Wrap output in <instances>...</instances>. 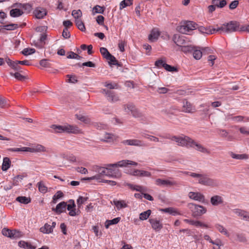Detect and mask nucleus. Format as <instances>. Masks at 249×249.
Returning <instances> with one entry per match:
<instances>
[{
	"instance_id": "nucleus-1",
	"label": "nucleus",
	"mask_w": 249,
	"mask_h": 249,
	"mask_svg": "<svg viewBox=\"0 0 249 249\" xmlns=\"http://www.w3.org/2000/svg\"><path fill=\"white\" fill-rule=\"evenodd\" d=\"M128 165L137 166L138 163L132 160H120L115 163L107 164L108 172H109V176L120 178L121 176V172L116 168L118 167H126Z\"/></svg>"
},
{
	"instance_id": "nucleus-2",
	"label": "nucleus",
	"mask_w": 249,
	"mask_h": 249,
	"mask_svg": "<svg viewBox=\"0 0 249 249\" xmlns=\"http://www.w3.org/2000/svg\"><path fill=\"white\" fill-rule=\"evenodd\" d=\"M51 128H52L54 132L56 133H71L73 134H78L80 132V130L78 127L71 125L70 124H66L64 125H52Z\"/></svg>"
},
{
	"instance_id": "nucleus-3",
	"label": "nucleus",
	"mask_w": 249,
	"mask_h": 249,
	"mask_svg": "<svg viewBox=\"0 0 249 249\" xmlns=\"http://www.w3.org/2000/svg\"><path fill=\"white\" fill-rule=\"evenodd\" d=\"M239 29V23L235 21H231L229 23L223 24L220 27L216 29V32L231 33L238 31Z\"/></svg>"
},
{
	"instance_id": "nucleus-4",
	"label": "nucleus",
	"mask_w": 249,
	"mask_h": 249,
	"mask_svg": "<svg viewBox=\"0 0 249 249\" xmlns=\"http://www.w3.org/2000/svg\"><path fill=\"white\" fill-rule=\"evenodd\" d=\"M188 208L192 213L194 217L200 216L207 212V209L203 206L190 203L187 205Z\"/></svg>"
},
{
	"instance_id": "nucleus-5",
	"label": "nucleus",
	"mask_w": 249,
	"mask_h": 249,
	"mask_svg": "<svg viewBox=\"0 0 249 249\" xmlns=\"http://www.w3.org/2000/svg\"><path fill=\"white\" fill-rule=\"evenodd\" d=\"M197 24L193 21H188L178 27V31L183 34H187L190 31L196 29Z\"/></svg>"
},
{
	"instance_id": "nucleus-6",
	"label": "nucleus",
	"mask_w": 249,
	"mask_h": 249,
	"mask_svg": "<svg viewBox=\"0 0 249 249\" xmlns=\"http://www.w3.org/2000/svg\"><path fill=\"white\" fill-rule=\"evenodd\" d=\"M173 141H175L178 145L181 146H189L191 138L188 136H173L169 138Z\"/></svg>"
},
{
	"instance_id": "nucleus-7",
	"label": "nucleus",
	"mask_w": 249,
	"mask_h": 249,
	"mask_svg": "<svg viewBox=\"0 0 249 249\" xmlns=\"http://www.w3.org/2000/svg\"><path fill=\"white\" fill-rule=\"evenodd\" d=\"M101 92L104 94L107 100L111 103H115L119 101V97L114 91L103 89Z\"/></svg>"
},
{
	"instance_id": "nucleus-8",
	"label": "nucleus",
	"mask_w": 249,
	"mask_h": 249,
	"mask_svg": "<svg viewBox=\"0 0 249 249\" xmlns=\"http://www.w3.org/2000/svg\"><path fill=\"white\" fill-rule=\"evenodd\" d=\"M184 174L188 175L192 177L197 178L199 184L206 186L209 176L206 174H200L196 173L184 172Z\"/></svg>"
},
{
	"instance_id": "nucleus-9",
	"label": "nucleus",
	"mask_w": 249,
	"mask_h": 249,
	"mask_svg": "<svg viewBox=\"0 0 249 249\" xmlns=\"http://www.w3.org/2000/svg\"><path fill=\"white\" fill-rule=\"evenodd\" d=\"M1 232L4 236L12 239L18 238L22 236V233L20 231L11 230L6 228L3 229Z\"/></svg>"
},
{
	"instance_id": "nucleus-10",
	"label": "nucleus",
	"mask_w": 249,
	"mask_h": 249,
	"mask_svg": "<svg viewBox=\"0 0 249 249\" xmlns=\"http://www.w3.org/2000/svg\"><path fill=\"white\" fill-rule=\"evenodd\" d=\"M94 169L96 170V171L98 173V174H97L95 176H94L92 177L88 178H87V179H88V180L95 179H99V178L101 176H109V172H108L109 170L108 168L107 165V167H106V168L96 166Z\"/></svg>"
},
{
	"instance_id": "nucleus-11",
	"label": "nucleus",
	"mask_w": 249,
	"mask_h": 249,
	"mask_svg": "<svg viewBox=\"0 0 249 249\" xmlns=\"http://www.w3.org/2000/svg\"><path fill=\"white\" fill-rule=\"evenodd\" d=\"M191 147L195 148L196 150L200 151L204 154H209L210 151L206 148L204 147L201 144L195 142L191 139L189 146Z\"/></svg>"
},
{
	"instance_id": "nucleus-12",
	"label": "nucleus",
	"mask_w": 249,
	"mask_h": 249,
	"mask_svg": "<svg viewBox=\"0 0 249 249\" xmlns=\"http://www.w3.org/2000/svg\"><path fill=\"white\" fill-rule=\"evenodd\" d=\"M155 182L156 185L160 186L170 187L178 185V183L176 181L163 179L161 178L157 179Z\"/></svg>"
},
{
	"instance_id": "nucleus-13",
	"label": "nucleus",
	"mask_w": 249,
	"mask_h": 249,
	"mask_svg": "<svg viewBox=\"0 0 249 249\" xmlns=\"http://www.w3.org/2000/svg\"><path fill=\"white\" fill-rule=\"evenodd\" d=\"M149 222L151 225L152 229L156 231H159L163 228L161 221L157 218H150Z\"/></svg>"
},
{
	"instance_id": "nucleus-14",
	"label": "nucleus",
	"mask_w": 249,
	"mask_h": 249,
	"mask_svg": "<svg viewBox=\"0 0 249 249\" xmlns=\"http://www.w3.org/2000/svg\"><path fill=\"white\" fill-rule=\"evenodd\" d=\"M173 40L177 45L179 46H181L182 45H185L188 41L186 39V37L184 36L179 35L178 34H176L174 36Z\"/></svg>"
},
{
	"instance_id": "nucleus-15",
	"label": "nucleus",
	"mask_w": 249,
	"mask_h": 249,
	"mask_svg": "<svg viewBox=\"0 0 249 249\" xmlns=\"http://www.w3.org/2000/svg\"><path fill=\"white\" fill-rule=\"evenodd\" d=\"M123 143L128 145H133L136 146H144L145 143L141 140L138 139H131L124 141Z\"/></svg>"
},
{
	"instance_id": "nucleus-16",
	"label": "nucleus",
	"mask_w": 249,
	"mask_h": 249,
	"mask_svg": "<svg viewBox=\"0 0 249 249\" xmlns=\"http://www.w3.org/2000/svg\"><path fill=\"white\" fill-rule=\"evenodd\" d=\"M188 196L190 198L199 202H204L205 201L204 196L199 192H191L189 193Z\"/></svg>"
},
{
	"instance_id": "nucleus-17",
	"label": "nucleus",
	"mask_w": 249,
	"mask_h": 249,
	"mask_svg": "<svg viewBox=\"0 0 249 249\" xmlns=\"http://www.w3.org/2000/svg\"><path fill=\"white\" fill-rule=\"evenodd\" d=\"M233 212L234 213L241 216L243 220L249 221V214L247 212L239 209H234Z\"/></svg>"
},
{
	"instance_id": "nucleus-18",
	"label": "nucleus",
	"mask_w": 249,
	"mask_h": 249,
	"mask_svg": "<svg viewBox=\"0 0 249 249\" xmlns=\"http://www.w3.org/2000/svg\"><path fill=\"white\" fill-rule=\"evenodd\" d=\"M196 28H198V31L203 34H206L208 35L209 34H213L215 32H216V29L215 28H212L211 26L208 27H205L203 26H197Z\"/></svg>"
},
{
	"instance_id": "nucleus-19",
	"label": "nucleus",
	"mask_w": 249,
	"mask_h": 249,
	"mask_svg": "<svg viewBox=\"0 0 249 249\" xmlns=\"http://www.w3.org/2000/svg\"><path fill=\"white\" fill-rule=\"evenodd\" d=\"M113 204L116 207L118 210L128 207L127 203L124 200L114 199L113 201Z\"/></svg>"
},
{
	"instance_id": "nucleus-20",
	"label": "nucleus",
	"mask_w": 249,
	"mask_h": 249,
	"mask_svg": "<svg viewBox=\"0 0 249 249\" xmlns=\"http://www.w3.org/2000/svg\"><path fill=\"white\" fill-rule=\"evenodd\" d=\"M124 185L125 186H127L129 189L133 191H138L141 193H143L146 191L145 188L140 185H133L132 184L126 182L124 183Z\"/></svg>"
},
{
	"instance_id": "nucleus-21",
	"label": "nucleus",
	"mask_w": 249,
	"mask_h": 249,
	"mask_svg": "<svg viewBox=\"0 0 249 249\" xmlns=\"http://www.w3.org/2000/svg\"><path fill=\"white\" fill-rule=\"evenodd\" d=\"M210 202L213 206H218L223 203V199L220 196L215 195L211 198Z\"/></svg>"
},
{
	"instance_id": "nucleus-22",
	"label": "nucleus",
	"mask_w": 249,
	"mask_h": 249,
	"mask_svg": "<svg viewBox=\"0 0 249 249\" xmlns=\"http://www.w3.org/2000/svg\"><path fill=\"white\" fill-rule=\"evenodd\" d=\"M66 206V202L63 201L58 204L55 209L53 208V211H55L57 214H60L65 211Z\"/></svg>"
},
{
	"instance_id": "nucleus-23",
	"label": "nucleus",
	"mask_w": 249,
	"mask_h": 249,
	"mask_svg": "<svg viewBox=\"0 0 249 249\" xmlns=\"http://www.w3.org/2000/svg\"><path fill=\"white\" fill-rule=\"evenodd\" d=\"M34 14L37 18H42L47 14L46 10L44 8H36L34 11Z\"/></svg>"
},
{
	"instance_id": "nucleus-24",
	"label": "nucleus",
	"mask_w": 249,
	"mask_h": 249,
	"mask_svg": "<svg viewBox=\"0 0 249 249\" xmlns=\"http://www.w3.org/2000/svg\"><path fill=\"white\" fill-rule=\"evenodd\" d=\"M195 109V107L190 102L188 101L183 102V111L186 113H192L194 112Z\"/></svg>"
},
{
	"instance_id": "nucleus-25",
	"label": "nucleus",
	"mask_w": 249,
	"mask_h": 249,
	"mask_svg": "<svg viewBox=\"0 0 249 249\" xmlns=\"http://www.w3.org/2000/svg\"><path fill=\"white\" fill-rule=\"evenodd\" d=\"M28 152H41L46 151V148L41 144H37L34 147H28Z\"/></svg>"
},
{
	"instance_id": "nucleus-26",
	"label": "nucleus",
	"mask_w": 249,
	"mask_h": 249,
	"mask_svg": "<svg viewBox=\"0 0 249 249\" xmlns=\"http://www.w3.org/2000/svg\"><path fill=\"white\" fill-rule=\"evenodd\" d=\"M195 49L193 50L192 53L194 58L196 60L200 59L203 53L200 49V47L198 46H195Z\"/></svg>"
},
{
	"instance_id": "nucleus-27",
	"label": "nucleus",
	"mask_w": 249,
	"mask_h": 249,
	"mask_svg": "<svg viewBox=\"0 0 249 249\" xmlns=\"http://www.w3.org/2000/svg\"><path fill=\"white\" fill-rule=\"evenodd\" d=\"M115 139V136L114 135L110 133H106L104 136L101 137L100 140L101 141L105 142H113Z\"/></svg>"
},
{
	"instance_id": "nucleus-28",
	"label": "nucleus",
	"mask_w": 249,
	"mask_h": 249,
	"mask_svg": "<svg viewBox=\"0 0 249 249\" xmlns=\"http://www.w3.org/2000/svg\"><path fill=\"white\" fill-rule=\"evenodd\" d=\"M160 36L159 32L156 29L152 30L150 34L149 35L148 39L151 42H154L156 41Z\"/></svg>"
},
{
	"instance_id": "nucleus-29",
	"label": "nucleus",
	"mask_w": 249,
	"mask_h": 249,
	"mask_svg": "<svg viewBox=\"0 0 249 249\" xmlns=\"http://www.w3.org/2000/svg\"><path fill=\"white\" fill-rule=\"evenodd\" d=\"M11 161L10 159L8 157H5L3 158V162L2 164L1 169L3 171H7L10 167Z\"/></svg>"
},
{
	"instance_id": "nucleus-30",
	"label": "nucleus",
	"mask_w": 249,
	"mask_h": 249,
	"mask_svg": "<svg viewBox=\"0 0 249 249\" xmlns=\"http://www.w3.org/2000/svg\"><path fill=\"white\" fill-rule=\"evenodd\" d=\"M19 247L25 249H35L36 247L33 246L30 243L26 242L24 241H20L18 243Z\"/></svg>"
},
{
	"instance_id": "nucleus-31",
	"label": "nucleus",
	"mask_w": 249,
	"mask_h": 249,
	"mask_svg": "<svg viewBox=\"0 0 249 249\" xmlns=\"http://www.w3.org/2000/svg\"><path fill=\"white\" fill-rule=\"evenodd\" d=\"M39 230L40 232L47 234L52 233L53 231L52 227L48 223H46L44 226L41 227Z\"/></svg>"
},
{
	"instance_id": "nucleus-32",
	"label": "nucleus",
	"mask_w": 249,
	"mask_h": 249,
	"mask_svg": "<svg viewBox=\"0 0 249 249\" xmlns=\"http://www.w3.org/2000/svg\"><path fill=\"white\" fill-rule=\"evenodd\" d=\"M67 206L68 210L70 211L69 213L70 215L74 216L77 214L75 212V209H73L75 207L74 201H72V204H69L68 205H67Z\"/></svg>"
},
{
	"instance_id": "nucleus-33",
	"label": "nucleus",
	"mask_w": 249,
	"mask_h": 249,
	"mask_svg": "<svg viewBox=\"0 0 249 249\" xmlns=\"http://www.w3.org/2000/svg\"><path fill=\"white\" fill-rule=\"evenodd\" d=\"M230 156L232 158L237 159V160H244V159H248L249 158V156L247 154H236L233 152H231L230 153Z\"/></svg>"
},
{
	"instance_id": "nucleus-34",
	"label": "nucleus",
	"mask_w": 249,
	"mask_h": 249,
	"mask_svg": "<svg viewBox=\"0 0 249 249\" xmlns=\"http://www.w3.org/2000/svg\"><path fill=\"white\" fill-rule=\"evenodd\" d=\"M219 184V182L218 180L209 177L206 186L215 187L218 186Z\"/></svg>"
},
{
	"instance_id": "nucleus-35",
	"label": "nucleus",
	"mask_w": 249,
	"mask_h": 249,
	"mask_svg": "<svg viewBox=\"0 0 249 249\" xmlns=\"http://www.w3.org/2000/svg\"><path fill=\"white\" fill-rule=\"evenodd\" d=\"M23 13V12L22 10L17 8L13 9L10 11V16L14 18L19 17L21 16Z\"/></svg>"
},
{
	"instance_id": "nucleus-36",
	"label": "nucleus",
	"mask_w": 249,
	"mask_h": 249,
	"mask_svg": "<svg viewBox=\"0 0 249 249\" xmlns=\"http://www.w3.org/2000/svg\"><path fill=\"white\" fill-rule=\"evenodd\" d=\"M120 219V217H116L112 220H107L105 222V227L107 229L111 225L117 224Z\"/></svg>"
},
{
	"instance_id": "nucleus-37",
	"label": "nucleus",
	"mask_w": 249,
	"mask_h": 249,
	"mask_svg": "<svg viewBox=\"0 0 249 249\" xmlns=\"http://www.w3.org/2000/svg\"><path fill=\"white\" fill-rule=\"evenodd\" d=\"M151 214V211L148 210L145 212H142L140 214L139 218L141 220H144L148 219Z\"/></svg>"
},
{
	"instance_id": "nucleus-38",
	"label": "nucleus",
	"mask_w": 249,
	"mask_h": 249,
	"mask_svg": "<svg viewBox=\"0 0 249 249\" xmlns=\"http://www.w3.org/2000/svg\"><path fill=\"white\" fill-rule=\"evenodd\" d=\"M75 23L77 28L80 30H81L82 32L85 31L86 28H85L84 23L80 18L75 19Z\"/></svg>"
},
{
	"instance_id": "nucleus-39",
	"label": "nucleus",
	"mask_w": 249,
	"mask_h": 249,
	"mask_svg": "<svg viewBox=\"0 0 249 249\" xmlns=\"http://www.w3.org/2000/svg\"><path fill=\"white\" fill-rule=\"evenodd\" d=\"M212 244L214 245L213 249H221V247L223 246L222 241L219 238H217L214 240Z\"/></svg>"
},
{
	"instance_id": "nucleus-40",
	"label": "nucleus",
	"mask_w": 249,
	"mask_h": 249,
	"mask_svg": "<svg viewBox=\"0 0 249 249\" xmlns=\"http://www.w3.org/2000/svg\"><path fill=\"white\" fill-rule=\"evenodd\" d=\"M16 200L21 203L24 204H28L31 202V199L30 197H27L26 196H18L16 198Z\"/></svg>"
},
{
	"instance_id": "nucleus-41",
	"label": "nucleus",
	"mask_w": 249,
	"mask_h": 249,
	"mask_svg": "<svg viewBox=\"0 0 249 249\" xmlns=\"http://www.w3.org/2000/svg\"><path fill=\"white\" fill-rule=\"evenodd\" d=\"M195 49V46L184 45L182 46L181 50L184 53H192L193 50Z\"/></svg>"
},
{
	"instance_id": "nucleus-42",
	"label": "nucleus",
	"mask_w": 249,
	"mask_h": 249,
	"mask_svg": "<svg viewBox=\"0 0 249 249\" xmlns=\"http://www.w3.org/2000/svg\"><path fill=\"white\" fill-rule=\"evenodd\" d=\"M195 49V46L184 45L182 46L181 50L184 53H192L193 50Z\"/></svg>"
},
{
	"instance_id": "nucleus-43",
	"label": "nucleus",
	"mask_w": 249,
	"mask_h": 249,
	"mask_svg": "<svg viewBox=\"0 0 249 249\" xmlns=\"http://www.w3.org/2000/svg\"><path fill=\"white\" fill-rule=\"evenodd\" d=\"M215 228L216 229L221 233L226 235L227 236H229V234L228 233L227 230L222 226L220 224H217L215 225Z\"/></svg>"
},
{
	"instance_id": "nucleus-44",
	"label": "nucleus",
	"mask_w": 249,
	"mask_h": 249,
	"mask_svg": "<svg viewBox=\"0 0 249 249\" xmlns=\"http://www.w3.org/2000/svg\"><path fill=\"white\" fill-rule=\"evenodd\" d=\"M133 0H124L120 3V9H122L126 6H130L132 4Z\"/></svg>"
},
{
	"instance_id": "nucleus-45",
	"label": "nucleus",
	"mask_w": 249,
	"mask_h": 249,
	"mask_svg": "<svg viewBox=\"0 0 249 249\" xmlns=\"http://www.w3.org/2000/svg\"><path fill=\"white\" fill-rule=\"evenodd\" d=\"M10 74L11 76L15 77V78L19 81H23L26 79V77L21 75L19 72H16L15 73L10 72Z\"/></svg>"
},
{
	"instance_id": "nucleus-46",
	"label": "nucleus",
	"mask_w": 249,
	"mask_h": 249,
	"mask_svg": "<svg viewBox=\"0 0 249 249\" xmlns=\"http://www.w3.org/2000/svg\"><path fill=\"white\" fill-rule=\"evenodd\" d=\"M18 27V25L17 24H10L6 25H3L1 26V29H3L6 30H14Z\"/></svg>"
},
{
	"instance_id": "nucleus-47",
	"label": "nucleus",
	"mask_w": 249,
	"mask_h": 249,
	"mask_svg": "<svg viewBox=\"0 0 249 249\" xmlns=\"http://www.w3.org/2000/svg\"><path fill=\"white\" fill-rule=\"evenodd\" d=\"M87 197L79 196L77 200V203L78 208H80L83 204H84L88 200Z\"/></svg>"
},
{
	"instance_id": "nucleus-48",
	"label": "nucleus",
	"mask_w": 249,
	"mask_h": 249,
	"mask_svg": "<svg viewBox=\"0 0 249 249\" xmlns=\"http://www.w3.org/2000/svg\"><path fill=\"white\" fill-rule=\"evenodd\" d=\"M39 191L45 194L47 192V187L44 185L42 182L40 181L37 183Z\"/></svg>"
},
{
	"instance_id": "nucleus-49",
	"label": "nucleus",
	"mask_w": 249,
	"mask_h": 249,
	"mask_svg": "<svg viewBox=\"0 0 249 249\" xmlns=\"http://www.w3.org/2000/svg\"><path fill=\"white\" fill-rule=\"evenodd\" d=\"M135 106L131 104H128L127 105H125L124 106V110L127 112H130L131 113L135 109Z\"/></svg>"
},
{
	"instance_id": "nucleus-50",
	"label": "nucleus",
	"mask_w": 249,
	"mask_h": 249,
	"mask_svg": "<svg viewBox=\"0 0 249 249\" xmlns=\"http://www.w3.org/2000/svg\"><path fill=\"white\" fill-rule=\"evenodd\" d=\"M100 52L103 57H105L106 59L111 55V54L108 51L107 49L104 47H101L100 49Z\"/></svg>"
},
{
	"instance_id": "nucleus-51",
	"label": "nucleus",
	"mask_w": 249,
	"mask_h": 249,
	"mask_svg": "<svg viewBox=\"0 0 249 249\" xmlns=\"http://www.w3.org/2000/svg\"><path fill=\"white\" fill-rule=\"evenodd\" d=\"M105 8L102 7L99 5H96L93 8L94 13H100L103 14L105 11Z\"/></svg>"
},
{
	"instance_id": "nucleus-52",
	"label": "nucleus",
	"mask_w": 249,
	"mask_h": 249,
	"mask_svg": "<svg viewBox=\"0 0 249 249\" xmlns=\"http://www.w3.org/2000/svg\"><path fill=\"white\" fill-rule=\"evenodd\" d=\"M72 16L75 18V20L76 19H80V18L82 16V11L80 10H74L72 11Z\"/></svg>"
},
{
	"instance_id": "nucleus-53",
	"label": "nucleus",
	"mask_w": 249,
	"mask_h": 249,
	"mask_svg": "<svg viewBox=\"0 0 249 249\" xmlns=\"http://www.w3.org/2000/svg\"><path fill=\"white\" fill-rule=\"evenodd\" d=\"M63 196V193L60 191H57V193L53 196V203H56L57 200Z\"/></svg>"
},
{
	"instance_id": "nucleus-54",
	"label": "nucleus",
	"mask_w": 249,
	"mask_h": 249,
	"mask_svg": "<svg viewBox=\"0 0 249 249\" xmlns=\"http://www.w3.org/2000/svg\"><path fill=\"white\" fill-rule=\"evenodd\" d=\"M35 51L34 48H25L22 51V53L24 55H28L34 53Z\"/></svg>"
},
{
	"instance_id": "nucleus-55",
	"label": "nucleus",
	"mask_w": 249,
	"mask_h": 249,
	"mask_svg": "<svg viewBox=\"0 0 249 249\" xmlns=\"http://www.w3.org/2000/svg\"><path fill=\"white\" fill-rule=\"evenodd\" d=\"M107 59L109 61V63L110 64L118 66L120 65L116 58L111 54L107 57Z\"/></svg>"
},
{
	"instance_id": "nucleus-56",
	"label": "nucleus",
	"mask_w": 249,
	"mask_h": 249,
	"mask_svg": "<svg viewBox=\"0 0 249 249\" xmlns=\"http://www.w3.org/2000/svg\"><path fill=\"white\" fill-rule=\"evenodd\" d=\"M67 58L69 59H81L82 57L73 52H70L67 55Z\"/></svg>"
},
{
	"instance_id": "nucleus-57",
	"label": "nucleus",
	"mask_w": 249,
	"mask_h": 249,
	"mask_svg": "<svg viewBox=\"0 0 249 249\" xmlns=\"http://www.w3.org/2000/svg\"><path fill=\"white\" fill-rule=\"evenodd\" d=\"M28 147H23L21 148H12L9 149V151L12 152H28Z\"/></svg>"
},
{
	"instance_id": "nucleus-58",
	"label": "nucleus",
	"mask_w": 249,
	"mask_h": 249,
	"mask_svg": "<svg viewBox=\"0 0 249 249\" xmlns=\"http://www.w3.org/2000/svg\"><path fill=\"white\" fill-rule=\"evenodd\" d=\"M19 65L20 64L18 63V61H15L11 67V68L18 72H22L21 67Z\"/></svg>"
},
{
	"instance_id": "nucleus-59",
	"label": "nucleus",
	"mask_w": 249,
	"mask_h": 249,
	"mask_svg": "<svg viewBox=\"0 0 249 249\" xmlns=\"http://www.w3.org/2000/svg\"><path fill=\"white\" fill-rule=\"evenodd\" d=\"M24 176L23 175H18L14 177V182L13 185H18V183L19 181H21L23 178H24Z\"/></svg>"
},
{
	"instance_id": "nucleus-60",
	"label": "nucleus",
	"mask_w": 249,
	"mask_h": 249,
	"mask_svg": "<svg viewBox=\"0 0 249 249\" xmlns=\"http://www.w3.org/2000/svg\"><path fill=\"white\" fill-rule=\"evenodd\" d=\"M163 68L168 71L172 72L177 71V69L176 67L169 65L166 63L164 65Z\"/></svg>"
},
{
	"instance_id": "nucleus-61",
	"label": "nucleus",
	"mask_w": 249,
	"mask_h": 249,
	"mask_svg": "<svg viewBox=\"0 0 249 249\" xmlns=\"http://www.w3.org/2000/svg\"><path fill=\"white\" fill-rule=\"evenodd\" d=\"M131 115L135 118H141L143 116L142 114L136 107L131 113Z\"/></svg>"
},
{
	"instance_id": "nucleus-62",
	"label": "nucleus",
	"mask_w": 249,
	"mask_h": 249,
	"mask_svg": "<svg viewBox=\"0 0 249 249\" xmlns=\"http://www.w3.org/2000/svg\"><path fill=\"white\" fill-rule=\"evenodd\" d=\"M126 42L124 40H120L118 43V47L120 51L122 52L124 51V46L126 45Z\"/></svg>"
},
{
	"instance_id": "nucleus-63",
	"label": "nucleus",
	"mask_w": 249,
	"mask_h": 249,
	"mask_svg": "<svg viewBox=\"0 0 249 249\" xmlns=\"http://www.w3.org/2000/svg\"><path fill=\"white\" fill-rule=\"evenodd\" d=\"M193 225L196 227H204L205 228H208V226L207 224L203 223L199 221H194Z\"/></svg>"
},
{
	"instance_id": "nucleus-64",
	"label": "nucleus",
	"mask_w": 249,
	"mask_h": 249,
	"mask_svg": "<svg viewBox=\"0 0 249 249\" xmlns=\"http://www.w3.org/2000/svg\"><path fill=\"white\" fill-rule=\"evenodd\" d=\"M239 4V1L237 0L232 1L229 5V8L231 10L235 9Z\"/></svg>"
}]
</instances>
